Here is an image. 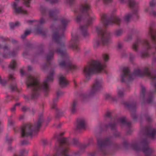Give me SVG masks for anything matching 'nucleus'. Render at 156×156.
I'll use <instances>...</instances> for the list:
<instances>
[{"label": "nucleus", "mask_w": 156, "mask_h": 156, "mask_svg": "<svg viewBox=\"0 0 156 156\" xmlns=\"http://www.w3.org/2000/svg\"><path fill=\"white\" fill-rule=\"evenodd\" d=\"M156 132L155 130H154L151 132L149 134V136L153 138V136L155 135Z\"/></svg>", "instance_id": "15"}, {"label": "nucleus", "mask_w": 156, "mask_h": 156, "mask_svg": "<svg viewBox=\"0 0 156 156\" xmlns=\"http://www.w3.org/2000/svg\"><path fill=\"white\" fill-rule=\"evenodd\" d=\"M10 88L12 90H15L16 89L17 87H16V86L15 85H13H13H11L10 87Z\"/></svg>", "instance_id": "17"}, {"label": "nucleus", "mask_w": 156, "mask_h": 156, "mask_svg": "<svg viewBox=\"0 0 156 156\" xmlns=\"http://www.w3.org/2000/svg\"><path fill=\"white\" fill-rule=\"evenodd\" d=\"M145 44H146L148 45V41H146L145 42Z\"/></svg>", "instance_id": "33"}, {"label": "nucleus", "mask_w": 156, "mask_h": 156, "mask_svg": "<svg viewBox=\"0 0 156 156\" xmlns=\"http://www.w3.org/2000/svg\"><path fill=\"white\" fill-rule=\"evenodd\" d=\"M105 1H106V2H108V1H110L111 0H104Z\"/></svg>", "instance_id": "36"}, {"label": "nucleus", "mask_w": 156, "mask_h": 156, "mask_svg": "<svg viewBox=\"0 0 156 156\" xmlns=\"http://www.w3.org/2000/svg\"><path fill=\"white\" fill-rule=\"evenodd\" d=\"M53 73H50L43 83H40L39 80L33 76H30L28 79L27 84L28 87H31L34 90H47L48 89V82L53 79Z\"/></svg>", "instance_id": "1"}, {"label": "nucleus", "mask_w": 156, "mask_h": 156, "mask_svg": "<svg viewBox=\"0 0 156 156\" xmlns=\"http://www.w3.org/2000/svg\"><path fill=\"white\" fill-rule=\"evenodd\" d=\"M144 75L150 76L152 79H156L155 77L152 76L151 75L147 68L146 69L143 71L138 70L132 74L129 73L128 69H123L122 73L121 74L120 78L122 82L127 80L130 81L133 79L136 76H142Z\"/></svg>", "instance_id": "2"}, {"label": "nucleus", "mask_w": 156, "mask_h": 156, "mask_svg": "<svg viewBox=\"0 0 156 156\" xmlns=\"http://www.w3.org/2000/svg\"><path fill=\"white\" fill-rule=\"evenodd\" d=\"M44 20L43 19H41L40 21V23L41 24L44 23L45 22Z\"/></svg>", "instance_id": "20"}, {"label": "nucleus", "mask_w": 156, "mask_h": 156, "mask_svg": "<svg viewBox=\"0 0 156 156\" xmlns=\"http://www.w3.org/2000/svg\"><path fill=\"white\" fill-rule=\"evenodd\" d=\"M151 150L149 148H147L146 149V150L145 151H144V152L145 153H147L149 152Z\"/></svg>", "instance_id": "21"}, {"label": "nucleus", "mask_w": 156, "mask_h": 156, "mask_svg": "<svg viewBox=\"0 0 156 156\" xmlns=\"http://www.w3.org/2000/svg\"><path fill=\"white\" fill-rule=\"evenodd\" d=\"M16 66V63L15 61L12 60L9 64V67L12 69H13Z\"/></svg>", "instance_id": "11"}, {"label": "nucleus", "mask_w": 156, "mask_h": 156, "mask_svg": "<svg viewBox=\"0 0 156 156\" xmlns=\"http://www.w3.org/2000/svg\"><path fill=\"white\" fill-rule=\"evenodd\" d=\"M15 109V106H14L13 107H12L11 108V110L12 111H14Z\"/></svg>", "instance_id": "28"}, {"label": "nucleus", "mask_w": 156, "mask_h": 156, "mask_svg": "<svg viewBox=\"0 0 156 156\" xmlns=\"http://www.w3.org/2000/svg\"><path fill=\"white\" fill-rule=\"evenodd\" d=\"M20 74L22 75H23L24 73V71L22 69H21L20 70Z\"/></svg>", "instance_id": "27"}, {"label": "nucleus", "mask_w": 156, "mask_h": 156, "mask_svg": "<svg viewBox=\"0 0 156 156\" xmlns=\"http://www.w3.org/2000/svg\"><path fill=\"white\" fill-rule=\"evenodd\" d=\"M118 19H115V20H114V23H117V22L118 21Z\"/></svg>", "instance_id": "30"}, {"label": "nucleus", "mask_w": 156, "mask_h": 156, "mask_svg": "<svg viewBox=\"0 0 156 156\" xmlns=\"http://www.w3.org/2000/svg\"><path fill=\"white\" fill-rule=\"evenodd\" d=\"M153 39L155 40V38L154 37H153Z\"/></svg>", "instance_id": "40"}, {"label": "nucleus", "mask_w": 156, "mask_h": 156, "mask_svg": "<svg viewBox=\"0 0 156 156\" xmlns=\"http://www.w3.org/2000/svg\"><path fill=\"white\" fill-rule=\"evenodd\" d=\"M105 66L100 61L97 60L93 61L90 66L85 67L83 73L85 75H89L94 73H100L104 70Z\"/></svg>", "instance_id": "3"}, {"label": "nucleus", "mask_w": 156, "mask_h": 156, "mask_svg": "<svg viewBox=\"0 0 156 156\" xmlns=\"http://www.w3.org/2000/svg\"><path fill=\"white\" fill-rule=\"evenodd\" d=\"M77 21H78V19H77Z\"/></svg>", "instance_id": "41"}, {"label": "nucleus", "mask_w": 156, "mask_h": 156, "mask_svg": "<svg viewBox=\"0 0 156 156\" xmlns=\"http://www.w3.org/2000/svg\"><path fill=\"white\" fill-rule=\"evenodd\" d=\"M109 24H112V23H110V22H109Z\"/></svg>", "instance_id": "38"}, {"label": "nucleus", "mask_w": 156, "mask_h": 156, "mask_svg": "<svg viewBox=\"0 0 156 156\" xmlns=\"http://www.w3.org/2000/svg\"><path fill=\"white\" fill-rule=\"evenodd\" d=\"M64 151V153H65V152H66V151Z\"/></svg>", "instance_id": "42"}, {"label": "nucleus", "mask_w": 156, "mask_h": 156, "mask_svg": "<svg viewBox=\"0 0 156 156\" xmlns=\"http://www.w3.org/2000/svg\"><path fill=\"white\" fill-rule=\"evenodd\" d=\"M95 17L94 16L93 17H92V18L90 17V18L89 20H92V19L94 20V19H95Z\"/></svg>", "instance_id": "31"}, {"label": "nucleus", "mask_w": 156, "mask_h": 156, "mask_svg": "<svg viewBox=\"0 0 156 156\" xmlns=\"http://www.w3.org/2000/svg\"><path fill=\"white\" fill-rule=\"evenodd\" d=\"M59 82L61 85L63 87L66 85L68 83L67 80L66 79V78L62 75L60 77Z\"/></svg>", "instance_id": "9"}, {"label": "nucleus", "mask_w": 156, "mask_h": 156, "mask_svg": "<svg viewBox=\"0 0 156 156\" xmlns=\"http://www.w3.org/2000/svg\"><path fill=\"white\" fill-rule=\"evenodd\" d=\"M130 6H132V5H131L130 3Z\"/></svg>", "instance_id": "39"}, {"label": "nucleus", "mask_w": 156, "mask_h": 156, "mask_svg": "<svg viewBox=\"0 0 156 156\" xmlns=\"http://www.w3.org/2000/svg\"><path fill=\"white\" fill-rule=\"evenodd\" d=\"M59 65L62 67H65L68 71H72L76 68L75 66L68 61H63L59 63Z\"/></svg>", "instance_id": "6"}, {"label": "nucleus", "mask_w": 156, "mask_h": 156, "mask_svg": "<svg viewBox=\"0 0 156 156\" xmlns=\"http://www.w3.org/2000/svg\"><path fill=\"white\" fill-rule=\"evenodd\" d=\"M155 3L156 2H155L154 1H153L150 2V5L151 6H152L154 5L155 4Z\"/></svg>", "instance_id": "22"}, {"label": "nucleus", "mask_w": 156, "mask_h": 156, "mask_svg": "<svg viewBox=\"0 0 156 156\" xmlns=\"http://www.w3.org/2000/svg\"><path fill=\"white\" fill-rule=\"evenodd\" d=\"M103 60L105 62L107 61L109 59V56L108 54H105L103 55Z\"/></svg>", "instance_id": "14"}, {"label": "nucleus", "mask_w": 156, "mask_h": 156, "mask_svg": "<svg viewBox=\"0 0 156 156\" xmlns=\"http://www.w3.org/2000/svg\"><path fill=\"white\" fill-rule=\"evenodd\" d=\"M130 16V14H128L127 16H126V19H128L129 17Z\"/></svg>", "instance_id": "29"}, {"label": "nucleus", "mask_w": 156, "mask_h": 156, "mask_svg": "<svg viewBox=\"0 0 156 156\" xmlns=\"http://www.w3.org/2000/svg\"><path fill=\"white\" fill-rule=\"evenodd\" d=\"M137 43H134L133 44V49H136L137 48Z\"/></svg>", "instance_id": "18"}, {"label": "nucleus", "mask_w": 156, "mask_h": 156, "mask_svg": "<svg viewBox=\"0 0 156 156\" xmlns=\"http://www.w3.org/2000/svg\"><path fill=\"white\" fill-rule=\"evenodd\" d=\"M118 95L121 96L123 95L124 93L122 91L120 90L118 92Z\"/></svg>", "instance_id": "19"}, {"label": "nucleus", "mask_w": 156, "mask_h": 156, "mask_svg": "<svg viewBox=\"0 0 156 156\" xmlns=\"http://www.w3.org/2000/svg\"><path fill=\"white\" fill-rule=\"evenodd\" d=\"M14 78H15V77L12 75H9V79H11V80L13 79Z\"/></svg>", "instance_id": "23"}, {"label": "nucleus", "mask_w": 156, "mask_h": 156, "mask_svg": "<svg viewBox=\"0 0 156 156\" xmlns=\"http://www.w3.org/2000/svg\"><path fill=\"white\" fill-rule=\"evenodd\" d=\"M23 144H27V143H25V141H23Z\"/></svg>", "instance_id": "35"}, {"label": "nucleus", "mask_w": 156, "mask_h": 156, "mask_svg": "<svg viewBox=\"0 0 156 156\" xmlns=\"http://www.w3.org/2000/svg\"><path fill=\"white\" fill-rule=\"evenodd\" d=\"M41 121H39L36 123L34 126L32 128L30 124L23 126L22 129L21 134L22 136H25L31 134L32 132V128L34 129H37L40 126Z\"/></svg>", "instance_id": "4"}, {"label": "nucleus", "mask_w": 156, "mask_h": 156, "mask_svg": "<svg viewBox=\"0 0 156 156\" xmlns=\"http://www.w3.org/2000/svg\"><path fill=\"white\" fill-rule=\"evenodd\" d=\"M21 37H22V38H24V37H23V35L21 36Z\"/></svg>", "instance_id": "37"}, {"label": "nucleus", "mask_w": 156, "mask_h": 156, "mask_svg": "<svg viewBox=\"0 0 156 156\" xmlns=\"http://www.w3.org/2000/svg\"><path fill=\"white\" fill-rule=\"evenodd\" d=\"M18 24H19V23H15V24L14 25V26H18Z\"/></svg>", "instance_id": "32"}, {"label": "nucleus", "mask_w": 156, "mask_h": 156, "mask_svg": "<svg viewBox=\"0 0 156 156\" xmlns=\"http://www.w3.org/2000/svg\"><path fill=\"white\" fill-rule=\"evenodd\" d=\"M25 2V4L27 5L29 3L30 0H24Z\"/></svg>", "instance_id": "26"}, {"label": "nucleus", "mask_w": 156, "mask_h": 156, "mask_svg": "<svg viewBox=\"0 0 156 156\" xmlns=\"http://www.w3.org/2000/svg\"><path fill=\"white\" fill-rule=\"evenodd\" d=\"M30 31L29 30H27L25 31L24 33V36H25L27 35L28 34L30 33Z\"/></svg>", "instance_id": "25"}, {"label": "nucleus", "mask_w": 156, "mask_h": 156, "mask_svg": "<svg viewBox=\"0 0 156 156\" xmlns=\"http://www.w3.org/2000/svg\"><path fill=\"white\" fill-rule=\"evenodd\" d=\"M103 86V82L101 80H99L95 81L92 85L89 91V94L91 96L97 91L101 89Z\"/></svg>", "instance_id": "5"}, {"label": "nucleus", "mask_w": 156, "mask_h": 156, "mask_svg": "<svg viewBox=\"0 0 156 156\" xmlns=\"http://www.w3.org/2000/svg\"><path fill=\"white\" fill-rule=\"evenodd\" d=\"M77 104L76 102H73L72 105V108L71 110L72 112H73L75 110V107Z\"/></svg>", "instance_id": "13"}, {"label": "nucleus", "mask_w": 156, "mask_h": 156, "mask_svg": "<svg viewBox=\"0 0 156 156\" xmlns=\"http://www.w3.org/2000/svg\"><path fill=\"white\" fill-rule=\"evenodd\" d=\"M110 37L106 34H104L101 37V41L104 44L107 43L110 41Z\"/></svg>", "instance_id": "8"}, {"label": "nucleus", "mask_w": 156, "mask_h": 156, "mask_svg": "<svg viewBox=\"0 0 156 156\" xmlns=\"http://www.w3.org/2000/svg\"><path fill=\"white\" fill-rule=\"evenodd\" d=\"M16 12L17 13H21L24 14L27 13L26 11L21 7L17 8L16 9Z\"/></svg>", "instance_id": "10"}, {"label": "nucleus", "mask_w": 156, "mask_h": 156, "mask_svg": "<svg viewBox=\"0 0 156 156\" xmlns=\"http://www.w3.org/2000/svg\"><path fill=\"white\" fill-rule=\"evenodd\" d=\"M89 5L88 4H86L83 6V10L84 11L87 10L89 8Z\"/></svg>", "instance_id": "16"}, {"label": "nucleus", "mask_w": 156, "mask_h": 156, "mask_svg": "<svg viewBox=\"0 0 156 156\" xmlns=\"http://www.w3.org/2000/svg\"><path fill=\"white\" fill-rule=\"evenodd\" d=\"M121 122L122 123H124L125 122V120L124 119L122 120Z\"/></svg>", "instance_id": "34"}, {"label": "nucleus", "mask_w": 156, "mask_h": 156, "mask_svg": "<svg viewBox=\"0 0 156 156\" xmlns=\"http://www.w3.org/2000/svg\"><path fill=\"white\" fill-rule=\"evenodd\" d=\"M99 44V42L98 41H95L94 43V45L97 46Z\"/></svg>", "instance_id": "24"}, {"label": "nucleus", "mask_w": 156, "mask_h": 156, "mask_svg": "<svg viewBox=\"0 0 156 156\" xmlns=\"http://www.w3.org/2000/svg\"><path fill=\"white\" fill-rule=\"evenodd\" d=\"M28 152V151L25 149L21 150L20 151V156H22L25 154H27Z\"/></svg>", "instance_id": "12"}, {"label": "nucleus", "mask_w": 156, "mask_h": 156, "mask_svg": "<svg viewBox=\"0 0 156 156\" xmlns=\"http://www.w3.org/2000/svg\"><path fill=\"white\" fill-rule=\"evenodd\" d=\"M64 151V153H65V152H66V151Z\"/></svg>", "instance_id": "43"}, {"label": "nucleus", "mask_w": 156, "mask_h": 156, "mask_svg": "<svg viewBox=\"0 0 156 156\" xmlns=\"http://www.w3.org/2000/svg\"><path fill=\"white\" fill-rule=\"evenodd\" d=\"M87 123V121L84 118L79 119L77 122V127L81 128L84 127Z\"/></svg>", "instance_id": "7"}]
</instances>
